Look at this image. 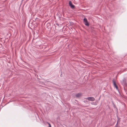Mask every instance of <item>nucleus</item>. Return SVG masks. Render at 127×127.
Listing matches in <instances>:
<instances>
[{"label": "nucleus", "mask_w": 127, "mask_h": 127, "mask_svg": "<svg viewBox=\"0 0 127 127\" xmlns=\"http://www.w3.org/2000/svg\"><path fill=\"white\" fill-rule=\"evenodd\" d=\"M60 76L61 77H62L63 76H62V74H61L60 75Z\"/></svg>", "instance_id": "9"}, {"label": "nucleus", "mask_w": 127, "mask_h": 127, "mask_svg": "<svg viewBox=\"0 0 127 127\" xmlns=\"http://www.w3.org/2000/svg\"><path fill=\"white\" fill-rule=\"evenodd\" d=\"M81 94L80 93H78L76 95V96L77 97H79L81 95Z\"/></svg>", "instance_id": "5"}, {"label": "nucleus", "mask_w": 127, "mask_h": 127, "mask_svg": "<svg viewBox=\"0 0 127 127\" xmlns=\"http://www.w3.org/2000/svg\"><path fill=\"white\" fill-rule=\"evenodd\" d=\"M69 6L72 9H74L75 8L74 5L71 2V1H69Z\"/></svg>", "instance_id": "3"}, {"label": "nucleus", "mask_w": 127, "mask_h": 127, "mask_svg": "<svg viewBox=\"0 0 127 127\" xmlns=\"http://www.w3.org/2000/svg\"><path fill=\"white\" fill-rule=\"evenodd\" d=\"M47 123L49 125V126L48 127H51V126L50 124L48 122H47Z\"/></svg>", "instance_id": "8"}, {"label": "nucleus", "mask_w": 127, "mask_h": 127, "mask_svg": "<svg viewBox=\"0 0 127 127\" xmlns=\"http://www.w3.org/2000/svg\"><path fill=\"white\" fill-rule=\"evenodd\" d=\"M86 99L89 101H93L95 100V99L93 97H87Z\"/></svg>", "instance_id": "2"}, {"label": "nucleus", "mask_w": 127, "mask_h": 127, "mask_svg": "<svg viewBox=\"0 0 127 127\" xmlns=\"http://www.w3.org/2000/svg\"><path fill=\"white\" fill-rule=\"evenodd\" d=\"M118 123V122H117V124Z\"/></svg>", "instance_id": "10"}, {"label": "nucleus", "mask_w": 127, "mask_h": 127, "mask_svg": "<svg viewBox=\"0 0 127 127\" xmlns=\"http://www.w3.org/2000/svg\"><path fill=\"white\" fill-rule=\"evenodd\" d=\"M83 21L84 22H86L87 21V19L86 18H85L83 19Z\"/></svg>", "instance_id": "7"}, {"label": "nucleus", "mask_w": 127, "mask_h": 127, "mask_svg": "<svg viewBox=\"0 0 127 127\" xmlns=\"http://www.w3.org/2000/svg\"><path fill=\"white\" fill-rule=\"evenodd\" d=\"M84 24L86 26H88L89 25V24L87 21L86 22H84Z\"/></svg>", "instance_id": "6"}, {"label": "nucleus", "mask_w": 127, "mask_h": 127, "mask_svg": "<svg viewBox=\"0 0 127 127\" xmlns=\"http://www.w3.org/2000/svg\"><path fill=\"white\" fill-rule=\"evenodd\" d=\"M112 82H113V85L114 87L116 88L117 90H118V86H117L115 81H114V79L112 80Z\"/></svg>", "instance_id": "4"}, {"label": "nucleus", "mask_w": 127, "mask_h": 127, "mask_svg": "<svg viewBox=\"0 0 127 127\" xmlns=\"http://www.w3.org/2000/svg\"><path fill=\"white\" fill-rule=\"evenodd\" d=\"M126 79L124 78L123 80L121 81V84L124 86H126L127 85V83L126 82Z\"/></svg>", "instance_id": "1"}]
</instances>
